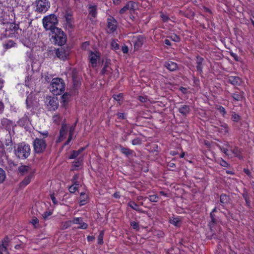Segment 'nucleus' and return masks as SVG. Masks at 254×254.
<instances>
[{"instance_id":"obj_1","label":"nucleus","mask_w":254,"mask_h":254,"mask_svg":"<svg viewBox=\"0 0 254 254\" xmlns=\"http://www.w3.org/2000/svg\"><path fill=\"white\" fill-rule=\"evenodd\" d=\"M38 134V137L33 141V146L34 151L40 153L43 152L46 147L45 139L48 136L49 133L48 131L44 130L42 132L39 131Z\"/></svg>"},{"instance_id":"obj_2","label":"nucleus","mask_w":254,"mask_h":254,"mask_svg":"<svg viewBox=\"0 0 254 254\" xmlns=\"http://www.w3.org/2000/svg\"><path fill=\"white\" fill-rule=\"evenodd\" d=\"M15 155L19 159L27 158L30 154L31 149L30 145L24 142L18 144L14 147Z\"/></svg>"},{"instance_id":"obj_3","label":"nucleus","mask_w":254,"mask_h":254,"mask_svg":"<svg viewBox=\"0 0 254 254\" xmlns=\"http://www.w3.org/2000/svg\"><path fill=\"white\" fill-rule=\"evenodd\" d=\"M65 84L64 80L60 78H55L52 79L50 90L54 95H60L64 90Z\"/></svg>"},{"instance_id":"obj_4","label":"nucleus","mask_w":254,"mask_h":254,"mask_svg":"<svg viewBox=\"0 0 254 254\" xmlns=\"http://www.w3.org/2000/svg\"><path fill=\"white\" fill-rule=\"evenodd\" d=\"M57 23V17L54 14L46 16L43 19V26L46 30H49L52 32L54 30V29L58 28L56 27Z\"/></svg>"},{"instance_id":"obj_5","label":"nucleus","mask_w":254,"mask_h":254,"mask_svg":"<svg viewBox=\"0 0 254 254\" xmlns=\"http://www.w3.org/2000/svg\"><path fill=\"white\" fill-rule=\"evenodd\" d=\"M52 32V37L54 39L53 42L58 45L62 46L66 42V36L64 32L59 28H55Z\"/></svg>"},{"instance_id":"obj_6","label":"nucleus","mask_w":254,"mask_h":254,"mask_svg":"<svg viewBox=\"0 0 254 254\" xmlns=\"http://www.w3.org/2000/svg\"><path fill=\"white\" fill-rule=\"evenodd\" d=\"M219 148L221 151L228 156L231 155L230 152H231L235 156L241 158L240 150L236 147L233 148L228 143L224 144L223 146H219Z\"/></svg>"},{"instance_id":"obj_7","label":"nucleus","mask_w":254,"mask_h":254,"mask_svg":"<svg viewBox=\"0 0 254 254\" xmlns=\"http://www.w3.org/2000/svg\"><path fill=\"white\" fill-rule=\"evenodd\" d=\"M90 63L92 67H96L100 62V54L97 51H90L88 56Z\"/></svg>"},{"instance_id":"obj_8","label":"nucleus","mask_w":254,"mask_h":254,"mask_svg":"<svg viewBox=\"0 0 254 254\" xmlns=\"http://www.w3.org/2000/svg\"><path fill=\"white\" fill-rule=\"evenodd\" d=\"M36 11L40 12H45L50 6L48 0H39L36 2Z\"/></svg>"},{"instance_id":"obj_9","label":"nucleus","mask_w":254,"mask_h":254,"mask_svg":"<svg viewBox=\"0 0 254 254\" xmlns=\"http://www.w3.org/2000/svg\"><path fill=\"white\" fill-rule=\"evenodd\" d=\"M48 109L50 111L56 110L59 106V102L57 97H47L46 100Z\"/></svg>"},{"instance_id":"obj_10","label":"nucleus","mask_w":254,"mask_h":254,"mask_svg":"<svg viewBox=\"0 0 254 254\" xmlns=\"http://www.w3.org/2000/svg\"><path fill=\"white\" fill-rule=\"evenodd\" d=\"M107 26V31L109 33H112L116 30L117 26V22L113 17H110L108 19Z\"/></svg>"},{"instance_id":"obj_11","label":"nucleus","mask_w":254,"mask_h":254,"mask_svg":"<svg viewBox=\"0 0 254 254\" xmlns=\"http://www.w3.org/2000/svg\"><path fill=\"white\" fill-rule=\"evenodd\" d=\"M67 127L65 124H63L60 131V136L58 139V142L62 141L66 137L67 132Z\"/></svg>"},{"instance_id":"obj_12","label":"nucleus","mask_w":254,"mask_h":254,"mask_svg":"<svg viewBox=\"0 0 254 254\" xmlns=\"http://www.w3.org/2000/svg\"><path fill=\"white\" fill-rule=\"evenodd\" d=\"M56 56L60 59L64 60L66 59L68 54L62 48L58 49L56 51Z\"/></svg>"},{"instance_id":"obj_13","label":"nucleus","mask_w":254,"mask_h":254,"mask_svg":"<svg viewBox=\"0 0 254 254\" xmlns=\"http://www.w3.org/2000/svg\"><path fill=\"white\" fill-rule=\"evenodd\" d=\"M179 112L183 116H186L190 112V108L186 105H181L178 108Z\"/></svg>"},{"instance_id":"obj_14","label":"nucleus","mask_w":254,"mask_h":254,"mask_svg":"<svg viewBox=\"0 0 254 254\" xmlns=\"http://www.w3.org/2000/svg\"><path fill=\"white\" fill-rule=\"evenodd\" d=\"M89 16L92 17H95L97 15V6L95 5L89 4L88 7Z\"/></svg>"},{"instance_id":"obj_15","label":"nucleus","mask_w":254,"mask_h":254,"mask_svg":"<svg viewBox=\"0 0 254 254\" xmlns=\"http://www.w3.org/2000/svg\"><path fill=\"white\" fill-rule=\"evenodd\" d=\"M165 66L167 69L172 71H175L178 68L177 64L172 61H168L166 62Z\"/></svg>"},{"instance_id":"obj_16","label":"nucleus","mask_w":254,"mask_h":254,"mask_svg":"<svg viewBox=\"0 0 254 254\" xmlns=\"http://www.w3.org/2000/svg\"><path fill=\"white\" fill-rule=\"evenodd\" d=\"M30 123V120L28 117L27 116H25L22 117L21 119L19 120L18 122V124L21 126L25 128L28 126V125Z\"/></svg>"},{"instance_id":"obj_17","label":"nucleus","mask_w":254,"mask_h":254,"mask_svg":"<svg viewBox=\"0 0 254 254\" xmlns=\"http://www.w3.org/2000/svg\"><path fill=\"white\" fill-rule=\"evenodd\" d=\"M229 81L232 84L234 85H240L242 80L241 79L237 76H230L229 77Z\"/></svg>"},{"instance_id":"obj_18","label":"nucleus","mask_w":254,"mask_h":254,"mask_svg":"<svg viewBox=\"0 0 254 254\" xmlns=\"http://www.w3.org/2000/svg\"><path fill=\"white\" fill-rule=\"evenodd\" d=\"M144 41V39L142 37H137L134 43V48L138 49L142 45Z\"/></svg>"},{"instance_id":"obj_19","label":"nucleus","mask_w":254,"mask_h":254,"mask_svg":"<svg viewBox=\"0 0 254 254\" xmlns=\"http://www.w3.org/2000/svg\"><path fill=\"white\" fill-rule=\"evenodd\" d=\"M75 126H76V125L74 124V125L71 126V127H70L69 130V136H68L67 140L64 143V145H68L69 144V143L71 141V140L72 139L73 132L74 131Z\"/></svg>"},{"instance_id":"obj_20","label":"nucleus","mask_w":254,"mask_h":254,"mask_svg":"<svg viewBox=\"0 0 254 254\" xmlns=\"http://www.w3.org/2000/svg\"><path fill=\"white\" fill-rule=\"evenodd\" d=\"M88 195L84 192H81L79 197V204L83 205L87 203Z\"/></svg>"},{"instance_id":"obj_21","label":"nucleus","mask_w":254,"mask_h":254,"mask_svg":"<svg viewBox=\"0 0 254 254\" xmlns=\"http://www.w3.org/2000/svg\"><path fill=\"white\" fill-rule=\"evenodd\" d=\"M203 60V58L200 57H196V68L200 73L202 72V63Z\"/></svg>"},{"instance_id":"obj_22","label":"nucleus","mask_w":254,"mask_h":254,"mask_svg":"<svg viewBox=\"0 0 254 254\" xmlns=\"http://www.w3.org/2000/svg\"><path fill=\"white\" fill-rule=\"evenodd\" d=\"M30 169V167L28 166L22 165L18 168V170L22 175H24L27 173Z\"/></svg>"},{"instance_id":"obj_23","label":"nucleus","mask_w":254,"mask_h":254,"mask_svg":"<svg viewBox=\"0 0 254 254\" xmlns=\"http://www.w3.org/2000/svg\"><path fill=\"white\" fill-rule=\"evenodd\" d=\"M32 178V175L31 174L29 175L28 177H26L23 181L20 183V185L21 187H25L28 184H29L31 180V178Z\"/></svg>"},{"instance_id":"obj_24","label":"nucleus","mask_w":254,"mask_h":254,"mask_svg":"<svg viewBox=\"0 0 254 254\" xmlns=\"http://www.w3.org/2000/svg\"><path fill=\"white\" fill-rule=\"evenodd\" d=\"M170 222L175 226H179L181 220L179 217H171L170 218Z\"/></svg>"},{"instance_id":"obj_25","label":"nucleus","mask_w":254,"mask_h":254,"mask_svg":"<svg viewBox=\"0 0 254 254\" xmlns=\"http://www.w3.org/2000/svg\"><path fill=\"white\" fill-rule=\"evenodd\" d=\"M127 205L133 209L139 212H141V209L139 208L138 205L134 201H129L128 202Z\"/></svg>"},{"instance_id":"obj_26","label":"nucleus","mask_w":254,"mask_h":254,"mask_svg":"<svg viewBox=\"0 0 254 254\" xmlns=\"http://www.w3.org/2000/svg\"><path fill=\"white\" fill-rule=\"evenodd\" d=\"M218 130L221 133L225 134L228 132L229 129L227 125L224 124L219 127Z\"/></svg>"},{"instance_id":"obj_27","label":"nucleus","mask_w":254,"mask_h":254,"mask_svg":"<svg viewBox=\"0 0 254 254\" xmlns=\"http://www.w3.org/2000/svg\"><path fill=\"white\" fill-rule=\"evenodd\" d=\"M120 151L122 153L125 154L127 156H129L130 155H131L133 153V151L131 150H130L128 148H125L124 147L121 146L120 147Z\"/></svg>"},{"instance_id":"obj_28","label":"nucleus","mask_w":254,"mask_h":254,"mask_svg":"<svg viewBox=\"0 0 254 254\" xmlns=\"http://www.w3.org/2000/svg\"><path fill=\"white\" fill-rule=\"evenodd\" d=\"M127 7L128 8V10L130 11H133L137 7V4L135 2L132 1H128L127 3Z\"/></svg>"},{"instance_id":"obj_29","label":"nucleus","mask_w":254,"mask_h":254,"mask_svg":"<svg viewBox=\"0 0 254 254\" xmlns=\"http://www.w3.org/2000/svg\"><path fill=\"white\" fill-rule=\"evenodd\" d=\"M84 150V148H81L78 150L77 151H73L72 154L69 156V159H74L77 157L79 154Z\"/></svg>"},{"instance_id":"obj_30","label":"nucleus","mask_w":254,"mask_h":254,"mask_svg":"<svg viewBox=\"0 0 254 254\" xmlns=\"http://www.w3.org/2000/svg\"><path fill=\"white\" fill-rule=\"evenodd\" d=\"M78 186L79 184L77 183V182H75L73 185L69 187L68 190L69 192L71 193H74L78 189Z\"/></svg>"},{"instance_id":"obj_31","label":"nucleus","mask_w":254,"mask_h":254,"mask_svg":"<svg viewBox=\"0 0 254 254\" xmlns=\"http://www.w3.org/2000/svg\"><path fill=\"white\" fill-rule=\"evenodd\" d=\"M229 196L226 194H221L220 197V201L222 204H225L228 202Z\"/></svg>"},{"instance_id":"obj_32","label":"nucleus","mask_w":254,"mask_h":254,"mask_svg":"<svg viewBox=\"0 0 254 254\" xmlns=\"http://www.w3.org/2000/svg\"><path fill=\"white\" fill-rule=\"evenodd\" d=\"M232 97L236 101H241L243 99L244 96L243 94L235 93L233 94Z\"/></svg>"},{"instance_id":"obj_33","label":"nucleus","mask_w":254,"mask_h":254,"mask_svg":"<svg viewBox=\"0 0 254 254\" xmlns=\"http://www.w3.org/2000/svg\"><path fill=\"white\" fill-rule=\"evenodd\" d=\"M82 164V159L80 158H79L76 161H74L73 164V169H78V168Z\"/></svg>"},{"instance_id":"obj_34","label":"nucleus","mask_w":254,"mask_h":254,"mask_svg":"<svg viewBox=\"0 0 254 254\" xmlns=\"http://www.w3.org/2000/svg\"><path fill=\"white\" fill-rule=\"evenodd\" d=\"M104 235V232L103 231H101L100 232L99 234L97 237L98 244L101 245V244H103Z\"/></svg>"},{"instance_id":"obj_35","label":"nucleus","mask_w":254,"mask_h":254,"mask_svg":"<svg viewBox=\"0 0 254 254\" xmlns=\"http://www.w3.org/2000/svg\"><path fill=\"white\" fill-rule=\"evenodd\" d=\"M6 175L5 171L0 168V184L2 183L5 179Z\"/></svg>"},{"instance_id":"obj_36","label":"nucleus","mask_w":254,"mask_h":254,"mask_svg":"<svg viewBox=\"0 0 254 254\" xmlns=\"http://www.w3.org/2000/svg\"><path fill=\"white\" fill-rule=\"evenodd\" d=\"M113 98L115 100L118 101L119 102V103L120 104L122 102V101L123 100V94L120 93V94H119L118 95H114L113 96Z\"/></svg>"},{"instance_id":"obj_37","label":"nucleus","mask_w":254,"mask_h":254,"mask_svg":"<svg viewBox=\"0 0 254 254\" xmlns=\"http://www.w3.org/2000/svg\"><path fill=\"white\" fill-rule=\"evenodd\" d=\"M72 224V222L71 220L67 221L66 222H63L62 224V229H66L69 227H70Z\"/></svg>"},{"instance_id":"obj_38","label":"nucleus","mask_w":254,"mask_h":254,"mask_svg":"<svg viewBox=\"0 0 254 254\" xmlns=\"http://www.w3.org/2000/svg\"><path fill=\"white\" fill-rule=\"evenodd\" d=\"M231 119L233 121L237 122L240 120L241 117L239 115L237 114L235 112H233L232 113Z\"/></svg>"},{"instance_id":"obj_39","label":"nucleus","mask_w":254,"mask_h":254,"mask_svg":"<svg viewBox=\"0 0 254 254\" xmlns=\"http://www.w3.org/2000/svg\"><path fill=\"white\" fill-rule=\"evenodd\" d=\"M217 109L219 112V113L222 115V116L223 117H224L226 114V111L225 108L221 106H219L217 108Z\"/></svg>"},{"instance_id":"obj_40","label":"nucleus","mask_w":254,"mask_h":254,"mask_svg":"<svg viewBox=\"0 0 254 254\" xmlns=\"http://www.w3.org/2000/svg\"><path fill=\"white\" fill-rule=\"evenodd\" d=\"M39 220L36 217H33L30 221V223L34 226L37 227L38 224Z\"/></svg>"},{"instance_id":"obj_41","label":"nucleus","mask_w":254,"mask_h":254,"mask_svg":"<svg viewBox=\"0 0 254 254\" xmlns=\"http://www.w3.org/2000/svg\"><path fill=\"white\" fill-rule=\"evenodd\" d=\"M111 45L112 48L114 50H118L119 49V44L115 40H113L112 42Z\"/></svg>"},{"instance_id":"obj_42","label":"nucleus","mask_w":254,"mask_h":254,"mask_svg":"<svg viewBox=\"0 0 254 254\" xmlns=\"http://www.w3.org/2000/svg\"><path fill=\"white\" fill-rule=\"evenodd\" d=\"M149 199L151 202H157L158 201V196L155 194L151 195L149 197Z\"/></svg>"},{"instance_id":"obj_43","label":"nucleus","mask_w":254,"mask_h":254,"mask_svg":"<svg viewBox=\"0 0 254 254\" xmlns=\"http://www.w3.org/2000/svg\"><path fill=\"white\" fill-rule=\"evenodd\" d=\"M141 143V140L139 138H136L132 140V144L134 145H139Z\"/></svg>"},{"instance_id":"obj_44","label":"nucleus","mask_w":254,"mask_h":254,"mask_svg":"<svg viewBox=\"0 0 254 254\" xmlns=\"http://www.w3.org/2000/svg\"><path fill=\"white\" fill-rule=\"evenodd\" d=\"M53 120L54 122L57 124H59L61 121V118L59 115H56L53 116Z\"/></svg>"},{"instance_id":"obj_45","label":"nucleus","mask_w":254,"mask_h":254,"mask_svg":"<svg viewBox=\"0 0 254 254\" xmlns=\"http://www.w3.org/2000/svg\"><path fill=\"white\" fill-rule=\"evenodd\" d=\"M82 219L80 217H76L73 218L72 220H71L72 222V224H80V222L81 221Z\"/></svg>"},{"instance_id":"obj_46","label":"nucleus","mask_w":254,"mask_h":254,"mask_svg":"<svg viewBox=\"0 0 254 254\" xmlns=\"http://www.w3.org/2000/svg\"><path fill=\"white\" fill-rule=\"evenodd\" d=\"M130 225L134 229L138 230L139 228V224L137 222L135 221L131 222L130 223Z\"/></svg>"},{"instance_id":"obj_47","label":"nucleus","mask_w":254,"mask_h":254,"mask_svg":"<svg viewBox=\"0 0 254 254\" xmlns=\"http://www.w3.org/2000/svg\"><path fill=\"white\" fill-rule=\"evenodd\" d=\"M79 224L80 226L78 228L82 229H86L88 227V225L86 223L83 222L82 221L80 222V224Z\"/></svg>"},{"instance_id":"obj_48","label":"nucleus","mask_w":254,"mask_h":254,"mask_svg":"<svg viewBox=\"0 0 254 254\" xmlns=\"http://www.w3.org/2000/svg\"><path fill=\"white\" fill-rule=\"evenodd\" d=\"M6 253V248L3 245H0V254H5Z\"/></svg>"},{"instance_id":"obj_49","label":"nucleus","mask_w":254,"mask_h":254,"mask_svg":"<svg viewBox=\"0 0 254 254\" xmlns=\"http://www.w3.org/2000/svg\"><path fill=\"white\" fill-rule=\"evenodd\" d=\"M52 213L51 211H46L43 213V217L45 219H46L52 215Z\"/></svg>"},{"instance_id":"obj_50","label":"nucleus","mask_w":254,"mask_h":254,"mask_svg":"<svg viewBox=\"0 0 254 254\" xmlns=\"http://www.w3.org/2000/svg\"><path fill=\"white\" fill-rule=\"evenodd\" d=\"M172 40L175 42H178L180 41V38L176 35H173L171 36Z\"/></svg>"},{"instance_id":"obj_51","label":"nucleus","mask_w":254,"mask_h":254,"mask_svg":"<svg viewBox=\"0 0 254 254\" xmlns=\"http://www.w3.org/2000/svg\"><path fill=\"white\" fill-rule=\"evenodd\" d=\"M220 164L222 166H223V167H228L229 166L228 163L226 161L224 160L223 159H221L220 161Z\"/></svg>"},{"instance_id":"obj_52","label":"nucleus","mask_w":254,"mask_h":254,"mask_svg":"<svg viewBox=\"0 0 254 254\" xmlns=\"http://www.w3.org/2000/svg\"><path fill=\"white\" fill-rule=\"evenodd\" d=\"M216 211V208H214L213 210L212 211V212L210 213V217L211 218V221L213 222H215V219H214V215L213 214V213Z\"/></svg>"},{"instance_id":"obj_53","label":"nucleus","mask_w":254,"mask_h":254,"mask_svg":"<svg viewBox=\"0 0 254 254\" xmlns=\"http://www.w3.org/2000/svg\"><path fill=\"white\" fill-rule=\"evenodd\" d=\"M89 45V42H85L82 45V49L83 50H86Z\"/></svg>"},{"instance_id":"obj_54","label":"nucleus","mask_w":254,"mask_h":254,"mask_svg":"<svg viewBox=\"0 0 254 254\" xmlns=\"http://www.w3.org/2000/svg\"><path fill=\"white\" fill-rule=\"evenodd\" d=\"M127 10H128V8L127 7V3L126 5L120 10V13L123 14Z\"/></svg>"},{"instance_id":"obj_55","label":"nucleus","mask_w":254,"mask_h":254,"mask_svg":"<svg viewBox=\"0 0 254 254\" xmlns=\"http://www.w3.org/2000/svg\"><path fill=\"white\" fill-rule=\"evenodd\" d=\"M243 196L246 200V203H247V205L249 206L250 205V201L249 200V199L247 197V195L246 194H243Z\"/></svg>"},{"instance_id":"obj_56","label":"nucleus","mask_w":254,"mask_h":254,"mask_svg":"<svg viewBox=\"0 0 254 254\" xmlns=\"http://www.w3.org/2000/svg\"><path fill=\"white\" fill-rule=\"evenodd\" d=\"M139 100L141 102H145L147 100V97L146 96H139Z\"/></svg>"},{"instance_id":"obj_57","label":"nucleus","mask_w":254,"mask_h":254,"mask_svg":"<svg viewBox=\"0 0 254 254\" xmlns=\"http://www.w3.org/2000/svg\"><path fill=\"white\" fill-rule=\"evenodd\" d=\"M122 50L124 53L126 54L128 52V48L127 46H124L122 48Z\"/></svg>"},{"instance_id":"obj_58","label":"nucleus","mask_w":254,"mask_h":254,"mask_svg":"<svg viewBox=\"0 0 254 254\" xmlns=\"http://www.w3.org/2000/svg\"><path fill=\"white\" fill-rule=\"evenodd\" d=\"M161 18H162V19H163V20L164 21H167L168 20V16L165 15H164V14H162L161 15Z\"/></svg>"},{"instance_id":"obj_59","label":"nucleus","mask_w":254,"mask_h":254,"mask_svg":"<svg viewBox=\"0 0 254 254\" xmlns=\"http://www.w3.org/2000/svg\"><path fill=\"white\" fill-rule=\"evenodd\" d=\"M51 199H52L53 202L54 204H57L58 202H57L55 197L53 195H51Z\"/></svg>"},{"instance_id":"obj_60","label":"nucleus","mask_w":254,"mask_h":254,"mask_svg":"<svg viewBox=\"0 0 254 254\" xmlns=\"http://www.w3.org/2000/svg\"><path fill=\"white\" fill-rule=\"evenodd\" d=\"M4 109V105L0 101V113H2L3 112Z\"/></svg>"},{"instance_id":"obj_61","label":"nucleus","mask_w":254,"mask_h":254,"mask_svg":"<svg viewBox=\"0 0 254 254\" xmlns=\"http://www.w3.org/2000/svg\"><path fill=\"white\" fill-rule=\"evenodd\" d=\"M23 246H24V245L23 244H20L16 245L15 246V248L16 249H20V248H22L23 247Z\"/></svg>"},{"instance_id":"obj_62","label":"nucleus","mask_w":254,"mask_h":254,"mask_svg":"<svg viewBox=\"0 0 254 254\" xmlns=\"http://www.w3.org/2000/svg\"><path fill=\"white\" fill-rule=\"evenodd\" d=\"M117 116L119 119H124V115L123 113H119L117 114Z\"/></svg>"},{"instance_id":"obj_63","label":"nucleus","mask_w":254,"mask_h":254,"mask_svg":"<svg viewBox=\"0 0 254 254\" xmlns=\"http://www.w3.org/2000/svg\"><path fill=\"white\" fill-rule=\"evenodd\" d=\"M78 175H75L73 177V182L74 183L75 182H77L76 180L78 179Z\"/></svg>"},{"instance_id":"obj_64","label":"nucleus","mask_w":254,"mask_h":254,"mask_svg":"<svg viewBox=\"0 0 254 254\" xmlns=\"http://www.w3.org/2000/svg\"><path fill=\"white\" fill-rule=\"evenodd\" d=\"M88 241H92L94 239V237L93 236H88L87 238Z\"/></svg>"}]
</instances>
